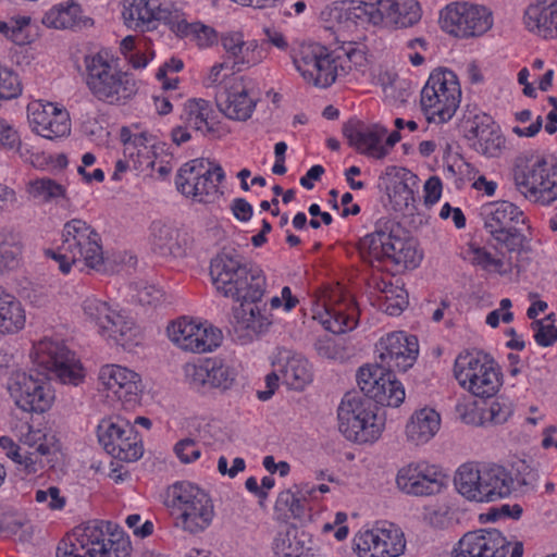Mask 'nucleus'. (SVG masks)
<instances>
[{
	"label": "nucleus",
	"mask_w": 557,
	"mask_h": 557,
	"mask_svg": "<svg viewBox=\"0 0 557 557\" xmlns=\"http://www.w3.org/2000/svg\"><path fill=\"white\" fill-rule=\"evenodd\" d=\"M510 541L495 528L465 533L453 546L450 557H506Z\"/></svg>",
	"instance_id": "31"
},
{
	"label": "nucleus",
	"mask_w": 557,
	"mask_h": 557,
	"mask_svg": "<svg viewBox=\"0 0 557 557\" xmlns=\"http://www.w3.org/2000/svg\"><path fill=\"white\" fill-rule=\"evenodd\" d=\"M165 336L177 350L191 355L212 354L224 339L222 330L209 320L186 314L168 323Z\"/></svg>",
	"instance_id": "15"
},
{
	"label": "nucleus",
	"mask_w": 557,
	"mask_h": 557,
	"mask_svg": "<svg viewBox=\"0 0 557 557\" xmlns=\"http://www.w3.org/2000/svg\"><path fill=\"white\" fill-rule=\"evenodd\" d=\"M535 343L541 347H549L557 342V327L553 314L545 319L534 320L531 324Z\"/></svg>",
	"instance_id": "60"
},
{
	"label": "nucleus",
	"mask_w": 557,
	"mask_h": 557,
	"mask_svg": "<svg viewBox=\"0 0 557 557\" xmlns=\"http://www.w3.org/2000/svg\"><path fill=\"white\" fill-rule=\"evenodd\" d=\"M41 24L57 30L85 29L94 25V20L85 14L79 3L65 0L46 10L41 17Z\"/></svg>",
	"instance_id": "40"
},
{
	"label": "nucleus",
	"mask_w": 557,
	"mask_h": 557,
	"mask_svg": "<svg viewBox=\"0 0 557 557\" xmlns=\"http://www.w3.org/2000/svg\"><path fill=\"white\" fill-rule=\"evenodd\" d=\"M401 528L389 521H377L360 528L352 537L357 557H399L406 549Z\"/></svg>",
	"instance_id": "23"
},
{
	"label": "nucleus",
	"mask_w": 557,
	"mask_h": 557,
	"mask_svg": "<svg viewBox=\"0 0 557 557\" xmlns=\"http://www.w3.org/2000/svg\"><path fill=\"white\" fill-rule=\"evenodd\" d=\"M377 366L393 372H406L417 361L419 342L404 331L389 332L379 338L374 348Z\"/></svg>",
	"instance_id": "30"
},
{
	"label": "nucleus",
	"mask_w": 557,
	"mask_h": 557,
	"mask_svg": "<svg viewBox=\"0 0 557 557\" xmlns=\"http://www.w3.org/2000/svg\"><path fill=\"white\" fill-rule=\"evenodd\" d=\"M513 184L528 201L549 207L557 201V156L537 153L518 161L513 168Z\"/></svg>",
	"instance_id": "10"
},
{
	"label": "nucleus",
	"mask_w": 557,
	"mask_h": 557,
	"mask_svg": "<svg viewBox=\"0 0 557 557\" xmlns=\"http://www.w3.org/2000/svg\"><path fill=\"white\" fill-rule=\"evenodd\" d=\"M441 428V413L434 407L424 405L409 414L404 424L403 436L409 446L420 448L430 444Z\"/></svg>",
	"instance_id": "38"
},
{
	"label": "nucleus",
	"mask_w": 557,
	"mask_h": 557,
	"mask_svg": "<svg viewBox=\"0 0 557 557\" xmlns=\"http://www.w3.org/2000/svg\"><path fill=\"white\" fill-rule=\"evenodd\" d=\"M169 27L178 37L189 39L201 49L212 47L221 37L213 27L200 22H188L180 12H174V16L169 20Z\"/></svg>",
	"instance_id": "45"
},
{
	"label": "nucleus",
	"mask_w": 557,
	"mask_h": 557,
	"mask_svg": "<svg viewBox=\"0 0 557 557\" xmlns=\"http://www.w3.org/2000/svg\"><path fill=\"white\" fill-rule=\"evenodd\" d=\"M26 191L32 198L44 202L62 200L69 203L67 187L49 177L30 181L26 186Z\"/></svg>",
	"instance_id": "52"
},
{
	"label": "nucleus",
	"mask_w": 557,
	"mask_h": 557,
	"mask_svg": "<svg viewBox=\"0 0 557 557\" xmlns=\"http://www.w3.org/2000/svg\"><path fill=\"white\" fill-rule=\"evenodd\" d=\"M97 383L99 393L110 404L134 409L141 401L145 388L141 375L128 367L117 363L101 366Z\"/></svg>",
	"instance_id": "21"
},
{
	"label": "nucleus",
	"mask_w": 557,
	"mask_h": 557,
	"mask_svg": "<svg viewBox=\"0 0 557 557\" xmlns=\"http://www.w3.org/2000/svg\"><path fill=\"white\" fill-rule=\"evenodd\" d=\"M122 157L114 163L113 182L122 181L128 170L158 178H165L173 170V156L168 144L141 125L122 126L117 135Z\"/></svg>",
	"instance_id": "2"
},
{
	"label": "nucleus",
	"mask_w": 557,
	"mask_h": 557,
	"mask_svg": "<svg viewBox=\"0 0 557 557\" xmlns=\"http://www.w3.org/2000/svg\"><path fill=\"white\" fill-rule=\"evenodd\" d=\"M231 70L234 69L228 61L215 62L205 74V85L208 87L221 85L222 89L231 77L237 76L236 74H231Z\"/></svg>",
	"instance_id": "62"
},
{
	"label": "nucleus",
	"mask_w": 557,
	"mask_h": 557,
	"mask_svg": "<svg viewBox=\"0 0 557 557\" xmlns=\"http://www.w3.org/2000/svg\"><path fill=\"white\" fill-rule=\"evenodd\" d=\"M441 28L450 36L461 39L480 37L493 26V14L484 5L456 1L440 11Z\"/></svg>",
	"instance_id": "24"
},
{
	"label": "nucleus",
	"mask_w": 557,
	"mask_h": 557,
	"mask_svg": "<svg viewBox=\"0 0 557 557\" xmlns=\"http://www.w3.org/2000/svg\"><path fill=\"white\" fill-rule=\"evenodd\" d=\"M462 257L474 267L488 272H496L500 268L499 259L493 257L484 247L474 243L468 244L462 251Z\"/></svg>",
	"instance_id": "57"
},
{
	"label": "nucleus",
	"mask_w": 557,
	"mask_h": 557,
	"mask_svg": "<svg viewBox=\"0 0 557 557\" xmlns=\"http://www.w3.org/2000/svg\"><path fill=\"white\" fill-rule=\"evenodd\" d=\"M211 278H259L261 270L255 263L245 260L235 249H223L210 263Z\"/></svg>",
	"instance_id": "41"
},
{
	"label": "nucleus",
	"mask_w": 557,
	"mask_h": 557,
	"mask_svg": "<svg viewBox=\"0 0 557 557\" xmlns=\"http://www.w3.org/2000/svg\"><path fill=\"white\" fill-rule=\"evenodd\" d=\"M269 361L272 369L278 371L282 383L290 389L304 391L313 382V366L299 351L276 347L270 354Z\"/></svg>",
	"instance_id": "33"
},
{
	"label": "nucleus",
	"mask_w": 557,
	"mask_h": 557,
	"mask_svg": "<svg viewBox=\"0 0 557 557\" xmlns=\"http://www.w3.org/2000/svg\"><path fill=\"white\" fill-rule=\"evenodd\" d=\"M481 215L486 232L500 249L515 251L521 246L516 225L524 224L527 216L520 207L507 200L492 201L482 207Z\"/></svg>",
	"instance_id": "25"
},
{
	"label": "nucleus",
	"mask_w": 557,
	"mask_h": 557,
	"mask_svg": "<svg viewBox=\"0 0 557 557\" xmlns=\"http://www.w3.org/2000/svg\"><path fill=\"white\" fill-rule=\"evenodd\" d=\"M14 151L18 154L23 162L30 164L35 169H48V154L35 146L20 143Z\"/></svg>",
	"instance_id": "64"
},
{
	"label": "nucleus",
	"mask_w": 557,
	"mask_h": 557,
	"mask_svg": "<svg viewBox=\"0 0 557 557\" xmlns=\"http://www.w3.org/2000/svg\"><path fill=\"white\" fill-rule=\"evenodd\" d=\"M375 302L389 315H399L409 304V295L403 281H376Z\"/></svg>",
	"instance_id": "46"
},
{
	"label": "nucleus",
	"mask_w": 557,
	"mask_h": 557,
	"mask_svg": "<svg viewBox=\"0 0 557 557\" xmlns=\"http://www.w3.org/2000/svg\"><path fill=\"white\" fill-rule=\"evenodd\" d=\"M522 26L534 36L557 39V0H533L524 8Z\"/></svg>",
	"instance_id": "39"
},
{
	"label": "nucleus",
	"mask_w": 557,
	"mask_h": 557,
	"mask_svg": "<svg viewBox=\"0 0 557 557\" xmlns=\"http://www.w3.org/2000/svg\"><path fill=\"white\" fill-rule=\"evenodd\" d=\"M276 506L287 508L290 515L299 520H308L311 517L310 507L298 496V492L294 487L278 494Z\"/></svg>",
	"instance_id": "59"
},
{
	"label": "nucleus",
	"mask_w": 557,
	"mask_h": 557,
	"mask_svg": "<svg viewBox=\"0 0 557 557\" xmlns=\"http://www.w3.org/2000/svg\"><path fill=\"white\" fill-rule=\"evenodd\" d=\"M182 375L183 382L197 393L226 392L236 384L238 366L228 358L215 356L185 362Z\"/></svg>",
	"instance_id": "19"
},
{
	"label": "nucleus",
	"mask_w": 557,
	"mask_h": 557,
	"mask_svg": "<svg viewBox=\"0 0 557 557\" xmlns=\"http://www.w3.org/2000/svg\"><path fill=\"white\" fill-rule=\"evenodd\" d=\"M421 16L418 0H336L321 12L325 26L341 33L404 29Z\"/></svg>",
	"instance_id": "1"
},
{
	"label": "nucleus",
	"mask_w": 557,
	"mask_h": 557,
	"mask_svg": "<svg viewBox=\"0 0 557 557\" xmlns=\"http://www.w3.org/2000/svg\"><path fill=\"white\" fill-rule=\"evenodd\" d=\"M381 184L385 187L389 200L395 209L408 207L413 201V188L417 176L409 170L389 166L381 176Z\"/></svg>",
	"instance_id": "42"
},
{
	"label": "nucleus",
	"mask_w": 557,
	"mask_h": 557,
	"mask_svg": "<svg viewBox=\"0 0 557 557\" xmlns=\"http://www.w3.org/2000/svg\"><path fill=\"white\" fill-rule=\"evenodd\" d=\"M361 259L373 269L400 275L418 268L423 253L414 238L400 232H373L360 239Z\"/></svg>",
	"instance_id": "5"
},
{
	"label": "nucleus",
	"mask_w": 557,
	"mask_h": 557,
	"mask_svg": "<svg viewBox=\"0 0 557 557\" xmlns=\"http://www.w3.org/2000/svg\"><path fill=\"white\" fill-rule=\"evenodd\" d=\"M462 97L457 74L446 67L431 71L422 87L420 104L430 123L444 124L456 114Z\"/></svg>",
	"instance_id": "14"
},
{
	"label": "nucleus",
	"mask_w": 557,
	"mask_h": 557,
	"mask_svg": "<svg viewBox=\"0 0 557 557\" xmlns=\"http://www.w3.org/2000/svg\"><path fill=\"white\" fill-rule=\"evenodd\" d=\"M87 86L92 95L108 103H121L131 99L139 89L134 74L123 71L119 61L108 52H99L86 59Z\"/></svg>",
	"instance_id": "11"
},
{
	"label": "nucleus",
	"mask_w": 557,
	"mask_h": 557,
	"mask_svg": "<svg viewBox=\"0 0 557 557\" xmlns=\"http://www.w3.org/2000/svg\"><path fill=\"white\" fill-rule=\"evenodd\" d=\"M225 173L220 164L198 158L185 162L177 171L175 185L189 201L201 205H216L224 197Z\"/></svg>",
	"instance_id": "13"
},
{
	"label": "nucleus",
	"mask_w": 557,
	"mask_h": 557,
	"mask_svg": "<svg viewBox=\"0 0 557 557\" xmlns=\"http://www.w3.org/2000/svg\"><path fill=\"white\" fill-rule=\"evenodd\" d=\"M310 535L297 530L278 533L273 542V552L277 557H311Z\"/></svg>",
	"instance_id": "50"
},
{
	"label": "nucleus",
	"mask_w": 557,
	"mask_h": 557,
	"mask_svg": "<svg viewBox=\"0 0 557 557\" xmlns=\"http://www.w3.org/2000/svg\"><path fill=\"white\" fill-rule=\"evenodd\" d=\"M26 324L24 306L14 296L0 295V333L16 334Z\"/></svg>",
	"instance_id": "51"
},
{
	"label": "nucleus",
	"mask_w": 557,
	"mask_h": 557,
	"mask_svg": "<svg viewBox=\"0 0 557 557\" xmlns=\"http://www.w3.org/2000/svg\"><path fill=\"white\" fill-rule=\"evenodd\" d=\"M128 534L111 521H90L76 527L57 547V557H129Z\"/></svg>",
	"instance_id": "4"
},
{
	"label": "nucleus",
	"mask_w": 557,
	"mask_h": 557,
	"mask_svg": "<svg viewBox=\"0 0 557 557\" xmlns=\"http://www.w3.org/2000/svg\"><path fill=\"white\" fill-rule=\"evenodd\" d=\"M344 134L349 145L356 150L375 159L384 158L388 150L400 140L398 132L386 136L387 128L381 124L362 125L350 122L345 125Z\"/></svg>",
	"instance_id": "32"
},
{
	"label": "nucleus",
	"mask_w": 557,
	"mask_h": 557,
	"mask_svg": "<svg viewBox=\"0 0 557 557\" xmlns=\"http://www.w3.org/2000/svg\"><path fill=\"white\" fill-rule=\"evenodd\" d=\"M466 176L471 187L476 193L485 197L495 196L498 188V184L496 181L488 178L486 175L482 174L479 170L474 168H469Z\"/></svg>",
	"instance_id": "63"
},
{
	"label": "nucleus",
	"mask_w": 557,
	"mask_h": 557,
	"mask_svg": "<svg viewBox=\"0 0 557 557\" xmlns=\"http://www.w3.org/2000/svg\"><path fill=\"white\" fill-rule=\"evenodd\" d=\"M21 445L18 440L16 442L11 436H0V453L9 458L20 471L36 474L39 463L33 460L26 451H23Z\"/></svg>",
	"instance_id": "54"
},
{
	"label": "nucleus",
	"mask_w": 557,
	"mask_h": 557,
	"mask_svg": "<svg viewBox=\"0 0 557 557\" xmlns=\"http://www.w3.org/2000/svg\"><path fill=\"white\" fill-rule=\"evenodd\" d=\"M82 310L85 320L109 347L129 355L144 347L145 332L129 309L91 296L82 302Z\"/></svg>",
	"instance_id": "3"
},
{
	"label": "nucleus",
	"mask_w": 557,
	"mask_h": 557,
	"mask_svg": "<svg viewBox=\"0 0 557 557\" xmlns=\"http://www.w3.org/2000/svg\"><path fill=\"white\" fill-rule=\"evenodd\" d=\"M35 500L53 511H61L66 506V497L57 486L37 490L35 493Z\"/></svg>",
	"instance_id": "61"
},
{
	"label": "nucleus",
	"mask_w": 557,
	"mask_h": 557,
	"mask_svg": "<svg viewBox=\"0 0 557 557\" xmlns=\"http://www.w3.org/2000/svg\"><path fill=\"white\" fill-rule=\"evenodd\" d=\"M454 375L458 384L475 397L490 398L503 385L499 364L485 354H461L455 360Z\"/></svg>",
	"instance_id": "17"
},
{
	"label": "nucleus",
	"mask_w": 557,
	"mask_h": 557,
	"mask_svg": "<svg viewBox=\"0 0 557 557\" xmlns=\"http://www.w3.org/2000/svg\"><path fill=\"white\" fill-rule=\"evenodd\" d=\"M152 244L161 252L175 253L174 244L177 237V230L169 222L161 220L153 221L150 226Z\"/></svg>",
	"instance_id": "56"
},
{
	"label": "nucleus",
	"mask_w": 557,
	"mask_h": 557,
	"mask_svg": "<svg viewBox=\"0 0 557 557\" xmlns=\"http://www.w3.org/2000/svg\"><path fill=\"white\" fill-rule=\"evenodd\" d=\"M124 288L131 301L143 306L157 307L173 300V295L154 281H125Z\"/></svg>",
	"instance_id": "48"
},
{
	"label": "nucleus",
	"mask_w": 557,
	"mask_h": 557,
	"mask_svg": "<svg viewBox=\"0 0 557 557\" xmlns=\"http://www.w3.org/2000/svg\"><path fill=\"white\" fill-rule=\"evenodd\" d=\"M33 362L52 373L63 384L78 385L85 370L76 354L58 338L44 337L33 345Z\"/></svg>",
	"instance_id": "20"
},
{
	"label": "nucleus",
	"mask_w": 557,
	"mask_h": 557,
	"mask_svg": "<svg viewBox=\"0 0 557 557\" xmlns=\"http://www.w3.org/2000/svg\"><path fill=\"white\" fill-rule=\"evenodd\" d=\"M543 127V117L533 115L529 109H522L513 113L511 133L519 138H534Z\"/></svg>",
	"instance_id": "55"
},
{
	"label": "nucleus",
	"mask_w": 557,
	"mask_h": 557,
	"mask_svg": "<svg viewBox=\"0 0 557 557\" xmlns=\"http://www.w3.org/2000/svg\"><path fill=\"white\" fill-rule=\"evenodd\" d=\"M338 431L357 445L377 443L386 428V417L368 399L346 394L337 408Z\"/></svg>",
	"instance_id": "9"
},
{
	"label": "nucleus",
	"mask_w": 557,
	"mask_h": 557,
	"mask_svg": "<svg viewBox=\"0 0 557 557\" xmlns=\"http://www.w3.org/2000/svg\"><path fill=\"white\" fill-rule=\"evenodd\" d=\"M97 435L100 445L115 459L132 462L143 456L140 438L132 424L121 416H108L101 419Z\"/></svg>",
	"instance_id": "26"
},
{
	"label": "nucleus",
	"mask_w": 557,
	"mask_h": 557,
	"mask_svg": "<svg viewBox=\"0 0 557 557\" xmlns=\"http://www.w3.org/2000/svg\"><path fill=\"white\" fill-rule=\"evenodd\" d=\"M23 243L12 228H0V276L12 274L22 265Z\"/></svg>",
	"instance_id": "47"
},
{
	"label": "nucleus",
	"mask_w": 557,
	"mask_h": 557,
	"mask_svg": "<svg viewBox=\"0 0 557 557\" xmlns=\"http://www.w3.org/2000/svg\"><path fill=\"white\" fill-rule=\"evenodd\" d=\"M163 504L175 525L190 535L207 531L216 518L213 498L203 488L190 482H176L163 495Z\"/></svg>",
	"instance_id": "8"
},
{
	"label": "nucleus",
	"mask_w": 557,
	"mask_h": 557,
	"mask_svg": "<svg viewBox=\"0 0 557 557\" xmlns=\"http://www.w3.org/2000/svg\"><path fill=\"white\" fill-rule=\"evenodd\" d=\"M213 113V108L208 100L189 99L184 104L182 120L191 128L203 132L209 129Z\"/></svg>",
	"instance_id": "53"
},
{
	"label": "nucleus",
	"mask_w": 557,
	"mask_h": 557,
	"mask_svg": "<svg viewBox=\"0 0 557 557\" xmlns=\"http://www.w3.org/2000/svg\"><path fill=\"white\" fill-rule=\"evenodd\" d=\"M467 138L472 147L487 158L499 156L506 139L499 126L487 114H475L463 123Z\"/></svg>",
	"instance_id": "36"
},
{
	"label": "nucleus",
	"mask_w": 557,
	"mask_h": 557,
	"mask_svg": "<svg viewBox=\"0 0 557 557\" xmlns=\"http://www.w3.org/2000/svg\"><path fill=\"white\" fill-rule=\"evenodd\" d=\"M362 393L377 405L398 408L406 398L403 383L395 374L377 364H366L357 373Z\"/></svg>",
	"instance_id": "28"
},
{
	"label": "nucleus",
	"mask_w": 557,
	"mask_h": 557,
	"mask_svg": "<svg viewBox=\"0 0 557 557\" xmlns=\"http://www.w3.org/2000/svg\"><path fill=\"white\" fill-rule=\"evenodd\" d=\"M0 36L14 46L25 47L35 44L40 32L29 14L14 12L0 18Z\"/></svg>",
	"instance_id": "43"
},
{
	"label": "nucleus",
	"mask_w": 557,
	"mask_h": 557,
	"mask_svg": "<svg viewBox=\"0 0 557 557\" xmlns=\"http://www.w3.org/2000/svg\"><path fill=\"white\" fill-rule=\"evenodd\" d=\"M174 16L160 0H124L122 18L124 25L134 30L148 32Z\"/></svg>",
	"instance_id": "37"
},
{
	"label": "nucleus",
	"mask_w": 557,
	"mask_h": 557,
	"mask_svg": "<svg viewBox=\"0 0 557 557\" xmlns=\"http://www.w3.org/2000/svg\"><path fill=\"white\" fill-rule=\"evenodd\" d=\"M26 120L34 134L48 140H57L71 134L70 113L60 102L30 100L26 107Z\"/></svg>",
	"instance_id": "27"
},
{
	"label": "nucleus",
	"mask_w": 557,
	"mask_h": 557,
	"mask_svg": "<svg viewBox=\"0 0 557 557\" xmlns=\"http://www.w3.org/2000/svg\"><path fill=\"white\" fill-rule=\"evenodd\" d=\"M314 297L313 319L326 331L343 334L356 329L359 310L355 297L339 281L324 283Z\"/></svg>",
	"instance_id": "12"
},
{
	"label": "nucleus",
	"mask_w": 557,
	"mask_h": 557,
	"mask_svg": "<svg viewBox=\"0 0 557 557\" xmlns=\"http://www.w3.org/2000/svg\"><path fill=\"white\" fill-rule=\"evenodd\" d=\"M396 487L411 496H429L441 491L442 473L437 466L425 460L409 462L398 469Z\"/></svg>",
	"instance_id": "34"
},
{
	"label": "nucleus",
	"mask_w": 557,
	"mask_h": 557,
	"mask_svg": "<svg viewBox=\"0 0 557 557\" xmlns=\"http://www.w3.org/2000/svg\"><path fill=\"white\" fill-rule=\"evenodd\" d=\"M235 331L240 337L252 339L269 330L272 324V315L267 308H261L256 302L242 305L235 311Z\"/></svg>",
	"instance_id": "44"
},
{
	"label": "nucleus",
	"mask_w": 557,
	"mask_h": 557,
	"mask_svg": "<svg viewBox=\"0 0 557 557\" xmlns=\"http://www.w3.org/2000/svg\"><path fill=\"white\" fill-rule=\"evenodd\" d=\"M46 253L54 260L63 275L70 274L72 268L100 272L103 267L99 235L82 219L67 221L62 228L61 244Z\"/></svg>",
	"instance_id": "7"
},
{
	"label": "nucleus",
	"mask_w": 557,
	"mask_h": 557,
	"mask_svg": "<svg viewBox=\"0 0 557 557\" xmlns=\"http://www.w3.org/2000/svg\"><path fill=\"white\" fill-rule=\"evenodd\" d=\"M259 94L253 82L246 76H233L216 96L219 111L228 120L248 121L255 113Z\"/></svg>",
	"instance_id": "29"
},
{
	"label": "nucleus",
	"mask_w": 557,
	"mask_h": 557,
	"mask_svg": "<svg viewBox=\"0 0 557 557\" xmlns=\"http://www.w3.org/2000/svg\"><path fill=\"white\" fill-rule=\"evenodd\" d=\"M22 92L20 75L12 67L0 63V101L16 99Z\"/></svg>",
	"instance_id": "58"
},
{
	"label": "nucleus",
	"mask_w": 557,
	"mask_h": 557,
	"mask_svg": "<svg viewBox=\"0 0 557 557\" xmlns=\"http://www.w3.org/2000/svg\"><path fill=\"white\" fill-rule=\"evenodd\" d=\"M454 485L466 500L488 504L509 497L521 486V480L496 463L465 462L455 472Z\"/></svg>",
	"instance_id": "6"
},
{
	"label": "nucleus",
	"mask_w": 557,
	"mask_h": 557,
	"mask_svg": "<svg viewBox=\"0 0 557 557\" xmlns=\"http://www.w3.org/2000/svg\"><path fill=\"white\" fill-rule=\"evenodd\" d=\"M213 285L218 293L242 305L258 302L264 293L260 281H213Z\"/></svg>",
	"instance_id": "49"
},
{
	"label": "nucleus",
	"mask_w": 557,
	"mask_h": 557,
	"mask_svg": "<svg viewBox=\"0 0 557 557\" xmlns=\"http://www.w3.org/2000/svg\"><path fill=\"white\" fill-rule=\"evenodd\" d=\"M20 443L29 448V457L39 463L36 473L50 469L61 471L70 456L59 432L48 423L26 424V431L16 433Z\"/></svg>",
	"instance_id": "18"
},
{
	"label": "nucleus",
	"mask_w": 557,
	"mask_h": 557,
	"mask_svg": "<svg viewBox=\"0 0 557 557\" xmlns=\"http://www.w3.org/2000/svg\"><path fill=\"white\" fill-rule=\"evenodd\" d=\"M227 61L237 71L249 70L263 62L265 52L257 39H246L242 29L224 32L220 37Z\"/></svg>",
	"instance_id": "35"
},
{
	"label": "nucleus",
	"mask_w": 557,
	"mask_h": 557,
	"mask_svg": "<svg viewBox=\"0 0 557 557\" xmlns=\"http://www.w3.org/2000/svg\"><path fill=\"white\" fill-rule=\"evenodd\" d=\"M7 392L14 406L25 413L44 414L55 401V391L44 376L25 371L13 372L7 382Z\"/></svg>",
	"instance_id": "22"
},
{
	"label": "nucleus",
	"mask_w": 557,
	"mask_h": 557,
	"mask_svg": "<svg viewBox=\"0 0 557 557\" xmlns=\"http://www.w3.org/2000/svg\"><path fill=\"white\" fill-rule=\"evenodd\" d=\"M295 71L302 81L318 88L335 83L345 66L335 51L317 42H302L290 53Z\"/></svg>",
	"instance_id": "16"
}]
</instances>
